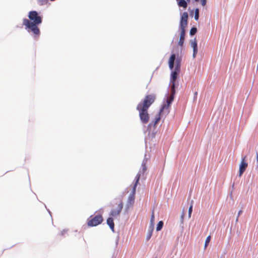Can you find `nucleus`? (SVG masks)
I'll return each instance as SVG.
<instances>
[{
	"instance_id": "39448f33",
	"label": "nucleus",
	"mask_w": 258,
	"mask_h": 258,
	"mask_svg": "<svg viewBox=\"0 0 258 258\" xmlns=\"http://www.w3.org/2000/svg\"><path fill=\"white\" fill-rule=\"evenodd\" d=\"M175 94V89H174L173 86L171 88V94L169 97H167L166 102L162 106L160 109L161 112H164L165 115L168 114L169 113V108L171 104L174 100V95Z\"/></svg>"
},
{
	"instance_id": "0eeeda50",
	"label": "nucleus",
	"mask_w": 258,
	"mask_h": 258,
	"mask_svg": "<svg viewBox=\"0 0 258 258\" xmlns=\"http://www.w3.org/2000/svg\"><path fill=\"white\" fill-rule=\"evenodd\" d=\"M141 174L140 172H139L137 174V175L135 177V183L133 187L132 193V194H131V195L129 196V197L128 198V201H127V206L128 207L132 206L134 203L135 196V194H136V187L139 183V180L140 179V177H141Z\"/></svg>"
},
{
	"instance_id": "b1692460",
	"label": "nucleus",
	"mask_w": 258,
	"mask_h": 258,
	"mask_svg": "<svg viewBox=\"0 0 258 258\" xmlns=\"http://www.w3.org/2000/svg\"><path fill=\"white\" fill-rule=\"evenodd\" d=\"M242 213V210H240L239 212H238V216L236 219V221H238V217L241 214V213Z\"/></svg>"
},
{
	"instance_id": "5701e85b",
	"label": "nucleus",
	"mask_w": 258,
	"mask_h": 258,
	"mask_svg": "<svg viewBox=\"0 0 258 258\" xmlns=\"http://www.w3.org/2000/svg\"><path fill=\"white\" fill-rule=\"evenodd\" d=\"M207 0H201V4L203 6H205L206 4Z\"/></svg>"
},
{
	"instance_id": "f3484780",
	"label": "nucleus",
	"mask_w": 258,
	"mask_h": 258,
	"mask_svg": "<svg viewBox=\"0 0 258 258\" xmlns=\"http://www.w3.org/2000/svg\"><path fill=\"white\" fill-rule=\"evenodd\" d=\"M190 45L192 48L198 46L197 42L196 39L191 41Z\"/></svg>"
},
{
	"instance_id": "2eb2a0df",
	"label": "nucleus",
	"mask_w": 258,
	"mask_h": 258,
	"mask_svg": "<svg viewBox=\"0 0 258 258\" xmlns=\"http://www.w3.org/2000/svg\"><path fill=\"white\" fill-rule=\"evenodd\" d=\"M199 18V9H196L195 11V19L198 20Z\"/></svg>"
},
{
	"instance_id": "bb28decb",
	"label": "nucleus",
	"mask_w": 258,
	"mask_h": 258,
	"mask_svg": "<svg viewBox=\"0 0 258 258\" xmlns=\"http://www.w3.org/2000/svg\"><path fill=\"white\" fill-rule=\"evenodd\" d=\"M183 218H184V213H183L181 216V218L182 221H183Z\"/></svg>"
},
{
	"instance_id": "6ab92c4d",
	"label": "nucleus",
	"mask_w": 258,
	"mask_h": 258,
	"mask_svg": "<svg viewBox=\"0 0 258 258\" xmlns=\"http://www.w3.org/2000/svg\"><path fill=\"white\" fill-rule=\"evenodd\" d=\"M193 57L195 58L198 53V46L193 47Z\"/></svg>"
},
{
	"instance_id": "9d476101",
	"label": "nucleus",
	"mask_w": 258,
	"mask_h": 258,
	"mask_svg": "<svg viewBox=\"0 0 258 258\" xmlns=\"http://www.w3.org/2000/svg\"><path fill=\"white\" fill-rule=\"evenodd\" d=\"M164 113H165L164 112H161L160 110V111L156 115L154 120L149 124V126L152 125L153 124L154 126H156L161 119L162 114H163Z\"/></svg>"
},
{
	"instance_id": "1a4fd4ad",
	"label": "nucleus",
	"mask_w": 258,
	"mask_h": 258,
	"mask_svg": "<svg viewBox=\"0 0 258 258\" xmlns=\"http://www.w3.org/2000/svg\"><path fill=\"white\" fill-rule=\"evenodd\" d=\"M123 203L122 201H120L117 205V207L116 209H113L110 212V215L112 217H116L117 216H118L123 208Z\"/></svg>"
},
{
	"instance_id": "4be33fe9",
	"label": "nucleus",
	"mask_w": 258,
	"mask_h": 258,
	"mask_svg": "<svg viewBox=\"0 0 258 258\" xmlns=\"http://www.w3.org/2000/svg\"><path fill=\"white\" fill-rule=\"evenodd\" d=\"M154 212H153L152 216H151V222L152 224H153V223L154 222Z\"/></svg>"
},
{
	"instance_id": "dca6fc26",
	"label": "nucleus",
	"mask_w": 258,
	"mask_h": 258,
	"mask_svg": "<svg viewBox=\"0 0 258 258\" xmlns=\"http://www.w3.org/2000/svg\"><path fill=\"white\" fill-rule=\"evenodd\" d=\"M39 5H44L48 3V0H37Z\"/></svg>"
},
{
	"instance_id": "412c9836",
	"label": "nucleus",
	"mask_w": 258,
	"mask_h": 258,
	"mask_svg": "<svg viewBox=\"0 0 258 258\" xmlns=\"http://www.w3.org/2000/svg\"><path fill=\"white\" fill-rule=\"evenodd\" d=\"M142 173L144 174L147 170V167L146 166V163H143L142 164Z\"/></svg>"
},
{
	"instance_id": "aec40b11",
	"label": "nucleus",
	"mask_w": 258,
	"mask_h": 258,
	"mask_svg": "<svg viewBox=\"0 0 258 258\" xmlns=\"http://www.w3.org/2000/svg\"><path fill=\"white\" fill-rule=\"evenodd\" d=\"M192 203H193V201H192V204L188 209V218L191 217V213L192 211Z\"/></svg>"
},
{
	"instance_id": "9b49d317",
	"label": "nucleus",
	"mask_w": 258,
	"mask_h": 258,
	"mask_svg": "<svg viewBox=\"0 0 258 258\" xmlns=\"http://www.w3.org/2000/svg\"><path fill=\"white\" fill-rule=\"evenodd\" d=\"M176 1L177 2L178 5L179 7H182L184 9L187 8V2H188L187 0H176Z\"/></svg>"
},
{
	"instance_id": "a878e982",
	"label": "nucleus",
	"mask_w": 258,
	"mask_h": 258,
	"mask_svg": "<svg viewBox=\"0 0 258 258\" xmlns=\"http://www.w3.org/2000/svg\"><path fill=\"white\" fill-rule=\"evenodd\" d=\"M256 161L257 162V166H258V153H256Z\"/></svg>"
},
{
	"instance_id": "f257e3e1",
	"label": "nucleus",
	"mask_w": 258,
	"mask_h": 258,
	"mask_svg": "<svg viewBox=\"0 0 258 258\" xmlns=\"http://www.w3.org/2000/svg\"><path fill=\"white\" fill-rule=\"evenodd\" d=\"M28 18L29 19H23V25L28 32H31L34 37L37 38L40 34L38 26L42 23V18L35 11H30L28 14Z\"/></svg>"
},
{
	"instance_id": "7ed1b4c3",
	"label": "nucleus",
	"mask_w": 258,
	"mask_h": 258,
	"mask_svg": "<svg viewBox=\"0 0 258 258\" xmlns=\"http://www.w3.org/2000/svg\"><path fill=\"white\" fill-rule=\"evenodd\" d=\"M175 54H172L168 61L169 67L170 70H172L174 67V61L175 62V66L173 71L171 73L170 76V83L171 84V88L173 86L174 89H175V82L177 78L178 74L180 70V59L177 58L175 59Z\"/></svg>"
},
{
	"instance_id": "ddd939ff",
	"label": "nucleus",
	"mask_w": 258,
	"mask_h": 258,
	"mask_svg": "<svg viewBox=\"0 0 258 258\" xmlns=\"http://www.w3.org/2000/svg\"><path fill=\"white\" fill-rule=\"evenodd\" d=\"M163 222L162 221H159L157 224V227H156V230L157 231H160L163 227Z\"/></svg>"
},
{
	"instance_id": "423d86ee",
	"label": "nucleus",
	"mask_w": 258,
	"mask_h": 258,
	"mask_svg": "<svg viewBox=\"0 0 258 258\" xmlns=\"http://www.w3.org/2000/svg\"><path fill=\"white\" fill-rule=\"evenodd\" d=\"M103 221V218L101 214H98L95 216H91L87 220V225L89 227L96 226Z\"/></svg>"
},
{
	"instance_id": "c756f323",
	"label": "nucleus",
	"mask_w": 258,
	"mask_h": 258,
	"mask_svg": "<svg viewBox=\"0 0 258 258\" xmlns=\"http://www.w3.org/2000/svg\"><path fill=\"white\" fill-rule=\"evenodd\" d=\"M188 2H189L190 0H187Z\"/></svg>"
},
{
	"instance_id": "393cba45",
	"label": "nucleus",
	"mask_w": 258,
	"mask_h": 258,
	"mask_svg": "<svg viewBox=\"0 0 258 258\" xmlns=\"http://www.w3.org/2000/svg\"><path fill=\"white\" fill-rule=\"evenodd\" d=\"M67 232V230H63L62 231H61L60 233V235H64Z\"/></svg>"
},
{
	"instance_id": "6e6552de",
	"label": "nucleus",
	"mask_w": 258,
	"mask_h": 258,
	"mask_svg": "<svg viewBox=\"0 0 258 258\" xmlns=\"http://www.w3.org/2000/svg\"><path fill=\"white\" fill-rule=\"evenodd\" d=\"M246 157H243L240 162L239 169V176H241L248 167V163L246 161Z\"/></svg>"
},
{
	"instance_id": "f8f14e48",
	"label": "nucleus",
	"mask_w": 258,
	"mask_h": 258,
	"mask_svg": "<svg viewBox=\"0 0 258 258\" xmlns=\"http://www.w3.org/2000/svg\"><path fill=\"white\" fill-rule=\"evenodd\" d=\"M107 224L108 225L110 229L113 231L114 228V224L113 218L109 217L107 219Z\"/></svg>"
},
{
	"instance_id": "20e7f679",
	"label": "nucleus",
	"mask_w": 258,
	"mask_h": 258,
	"mask_svg": "<svg viewBox=\"0 0 258 258\" xmlns=\"http://www.w3.org/2000/svg\"><path fill=\"white\" fill-rule=\"evenodd\" d=\"M188 14L187 12H183L181 15L180 21V28L181 30L180 38L178 41L179 45L182 46L184 43V37L185 34V28L187 26Z\"/></svg>"
},
{
	"instance_id": "c85d7f7f",
	"label": "nucleus",
	"mask_w": 258,
	"mask_h": 258,
	"mask_svg": "<svg viewBox=\"0 0 258 258\" xmlns=\"http://www.w3.org/2000/svg\"><path fill=\"white\" fill-rule=\"evenodd\" d=\"M196 2H198L199 0H195Z\"/></svg>"
},
{
	"instance_id": "cd10ccee",
	"label": "nucleus",
	"mask_w": 258,
	"mask_h": 258,
	"mask_svg": "<svg viewBox=\"0 0 258 258\" xmlns=\"http://www.w3.org/2000/svg\"><path fill=\"white\" fill-rule=\"evenodd\" d=\"M151 236V233H150V235H149V238H150Z\"/></svg>"
},
{
	"instance_id": "f03ea898",
	"label": "nucleus",
	"mask_w": 258,
	"mask_h": 258,
	"mask_svg": "<svg viewBox=\"0 0 258 258\" xmlns=\"http://www.w3.org/2000/svg\"><path fill=\"white\" fill-rule=\"evenodd\" d=\"M156 99L154 94L146 95L142 102L138 104L137 109L139 112V116L141 121L144 123H147L149 121V114L148 109L154 103Z\"/></svg>"
},
{
	"instance_id": "4468645a",
	"label": "nucleus",
	"mask_w": 258,
	"mask_h": 258,
	"mask_svg": "<svg viewBox=\"0 0 258 258\" xmlns=\"http://www.w3.org/2000/svg\"><path fill=\"white\" fill-rule=\"evenodd\" d=\"M210 240H211V236L209 235V236H208L206 238V239L205 240V246H204V248L205 249H206V248H207V246L208 245Z\"/></svg>"
},
{
	"instance_id": "a211bd4d",
	"label": "nucleus",
	"mask_w": 258,
	"mask_h": 258,
	"mask_svg": "<svg viewBox=\"0 0 258 258\" xmlns=\"http://www.w3.org/2000/svg\"><path fill=\"white\" fill-rule=\"evenodd\" d=\"M197 31V29L196 27H192L190 30V35H195Z\"/></svg>"
}]
</instances>
